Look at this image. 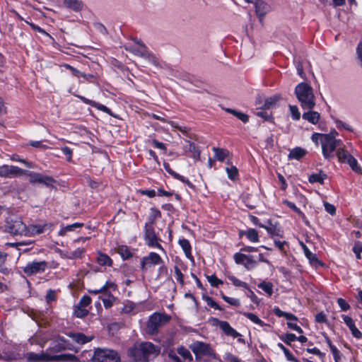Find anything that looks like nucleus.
<instances>
[{
	"mask_svg": "<svg viewBox=\"0 0 362 362\" xmlns=\"http://www.w3.org/2000/svg\"><path fill=\"white\" fill-rule=\"evenodd\" d=\"M160 353V348L151 342L136 343L129 347L127 356L129 362H146Z\"/></svg>",
	"mask_w": 362,
	"mask_h": 362,
	"instance_id": "nucleus-1",
	"label": "nucleus"
},
{
	"mask_svg": "<svg viewBox=\"0 0 362 362\" xmlns=\"http://www.w3.org/2000/svg\"><path fill=\"white\" fill-rule=\"evenodd\" d=\"M295 94L303 110H313L315 99L313 88L305 82L298 83L295 88Z\"/></svg>",
	"mask_w": 362,
	"mask_h": 362,
	"instance_id": "nucleus-2",
	"label": "nucleus"
},
{
	"mask_svg": "<svg viewBox=\"0 0 362 362\" xmlns=\"http://www.w3.org/2000/svg\"><path fill=\"white\" fill-rule=\"evenodd\" d=\"M134 45H128L126 49L133 54L143 58L156 66H159L158 59L148 51V48L143 42L140 40H134Z\"/></svg>",
	"mask_w": 362,
	"mask_h": 362,
	"instance_id": "nucleus-3",
	"label": "nucleus"
},
{
	"mask_svg": "<svg viewBox=\"0 0 362 362\" xmlns=\"http://www.w3.org/2000/svg\"><path fill=\"white\" fill-rule=\"evenodd\" d=\"M144 240L145 244L150 248L158 249L165 253V250L161 245V239L159 235L156 232L154 227L144 226Z\"/></svg>",
	"mask_w": 362,
	"mask_h": 362,
	"instance_id": "nucleus-4",
	"label": "nucleus"
},
{
	"mask_svg": "<svg viewBox=\"0 0 362 362\" xmlns=\"http://www.w3.org/2000/svg\"><path fill=\"white\" fill-rule=\"evenodd\" d=\"M93 362H120L117 351L107 349H97L92 357Z\"/></svg>",
	"mask_w": 362,
	"mask_h": 362,
	"instance_id": "nucleus-5",
	"label": "nucleus"
},
{
	"mask_svg": "<svg viewBox=\"0 0 362 362\" xmlns=\"http://www.w3.org/2000/svg\"><path fill=\"white\" fill-rule=\"evenodd\" d=\"M341 141L336 139L333 135L325 134L322 144V151L324 157L329 159L333 157V153L336 148L340 144Z\"/></svg>",
	"mask_w": 362,
	"mask_h": 362,
	"instance_id": "nucleus-6",
	"label": "nucleus"
},
{
	"mask_svg": "<svg viewBox=\"0 0 362 362\" xmlns=\"http://www.w3.org/2000/svg\"><path fill=\"white\" fill-rule=\"evenodd\" d=\"M233 259L237 264L243 265L247 270H251L257 266V260L254 255L236 252L233 255Z\"/></svg>",
	"mask_w": 362,
	"mask_h": 362,
	"instance_id": "nucleus-7",
	"label": "nucleus"
},
{
	"mask_svg": "<svg viewBox=\"0 0 362 362\" xmlns=\"http://www.w3.org/2000/svg\"><path fill=\"white\" fill-rule=\"evenodd\" d=\"M163 264L161 257L154 252H149L141 259V269L147 271L149 268Z\"/></svg>",
	"mask_w": 362,
	"mask_h": 362,
	"instance_id": "nucleus-8",
	"label": "nucleus"
},
{
	"mask_svg": "<svg viewBox=\"0 0 362 362\" xmlns=\"http://www.w3.org/2000/svg\"><path fill=\"white\" fill-rule=\"evenodd\" d=\"M29 177V181L31 183H40L47 187H51L54 183L53 177L47 175H44L40 173L25 170V173Z\"/></svg>",
	"mask_w": 362,
	"mask_h": 362,
	"instance_id": "nucleus-9",
	"label": "nucleus"
},
{
	"mask_svg": "<svg viewBox=\"0 0 362 362\" xmlns=\"http://www.w3.org/2000/svg\"><path fill=\"white\" fill-rule=\"evenodd\" d=\"M47 268V262L45 261L28 262L23 268L24 273L28 276L43 273Z\"/></svg>",
	"mask_w": 362,
	"mask_h": 362,
	"instance_id": "nucleus-10",
	"label": "nucleus"
},
{
	"mask_svg": "<svg viewBox=\"0 0 362 362\" xmlns=\"http://www.w3.org/2000/svg\"><path fill=\"white\" fill-rule=\"evenodd\" d=\"M25 173V170L15 165H3L0 166V177L13 178Z\"/></svg>",
	"mask_w": 362,
	"mask_h": 362,
	"instance_id": "nucleus-11",
	"label": "nucleus"
},
{
	"mask_svg": "<svg viewBox=\"0 0 362 362\" xmlns=\"http://www.w3.org/2000/svg\"><path fill=\"white\" fill-rule=\"evenodd\" d=\"M168 320V317L165 315L154 313L149 318L148 328L151 332H155L160 326L167 322Z\"/></svg>",
	"mask_w": 362,
	"mask_h": 362,
	"instance_id": "nucleus-12",
	"label": "nucleus"
},
{
	"mask_svg": "<svg viewBox=\"0 0 362 362\" xmlns=\"http://www.w3.org/2000/svg\"><path fill=\"white\" fill-rule=\"evenodd\" d=\"M190 349L196 356H211L212 354L210 346L202 341H194L190 345Z\"/></svg>",
	"mask_w": 362,
	"mask_h": 362,
	"instance_id": "nucleus-13",
	"label": "nucleus"
},
{
	"mask_svg": "<svg viewBox=\"0 0 362 362\" xmlns=\"http://www.w3.org/2000/svg\"><path fill=\"white\" fill-rule=\"evenodd\" d=\"M27 228L28 226L21 220L13 221L8 227L11 234L25 236H27Z\"/></svg>",
	"mask_w": 362,
	"mask_h": 362,
	"instance_id": "nucleus-14",
	"label": "nucleus"
},
{
	"mask_svg": "<svg viewBox=\"0 0 362 362\" xmlns=\"http://www.w3.org/2000/svg\"><path fill=\"white\" fill-rule=\"evenodd\" d=\"M85 251L86 250L84 248L78 247L77 249L72 252L59 249L57 250V252L62 258L69 259H76L82 258L83 254L85 253Z\"/></svg>",
	"mask_w": 362,
	"mask_h": 362,
	"instance_id": "nucleus-15",
	"label": "nucleus"
},
{
	"mask_svg": "<svg viewBox=\"0 0 362 362\" xmlns=\"http://www.w3.org/2000/svg\"><path fill=\"white\" fill-rule=\"evenodd\" d=\"M52 224L45 223L43 225L33 224L27 228V236H34L44 233L47 229L51 230Z\"/></svg>",
	"mask_w": 362,
	"mask_h": 362,
	"instance_id": "nucleus-16",
	"label": "nucleus"
},
{
	"mask_svg": "<svg viewBox=\"0 0 362 362\" xmlns=\"http://www.w3.org/2000/svg\"><path fill=\"white\" fill-rule=\"evenodd\" d=\"M184 153L192 158L195 161L200 158V151L195 144L187 141V144L183 147Z\"/></svg>",
	"mask_w": 362,
	"mask_h": 362,
	"instance_id": "nucleus-17",
	"label": "nucleus"
},
{
	"mask_svg": "<svg viewBox=\"0 0 362 362\" xmlns=\"http://www.w3.org/2000/svg\"><path fill=\"white\" fill-rule=\"evenodd\" d=\"M255 4L256 13L260 20L271 11V6L264 1L257 0Z\"/></svg>",
	"mask_w": 362,
	"mask_h": 362,
	"instance_id": "nucleus-18",
	"label": "nucleus"
},
{
	"mask_svg": "<svg viewBox=\"0 0 362 362\" xmlns=\"http://www.w3.org/2000/svg\"><path fill=\"white\" fill-rule=\"evenodd\" d=\"M341 317L344 322L349 328L352 335L357 339H360L362 337V334L356 327L354 320L351 317L345 315H342Z\"/></svg>",
	"mask_w": 362,
	"mask_h": 362,
	"instance_id": "nucleus-19",
	"label": "nucleus"
},
{
	"mask_svg": "<svg viewBox=\"0 0 362 362\" xmlns=\"http://www.w3.org/2000/svg\"><path fill=\"white\" fill-rule=\"evenodd\" d=\"M217 325L219 327L223 330V332L228 336L233 337V338H236L239 337L240 334L234 329L230 324L226 321H221L217 320Z\"/></svg>",
	"mask_w": 362,
	"mask_h": 362,
	"instance_id": "nucleus-20",
	"label": "nucleus"
},
{
	"mask_svg": "<svg viewBox=\"0 0 362 362\" xmlns=\"http://www.w3.org/2000/svg\"><path fill=\"white\" fill-rule=\"evenodd\" d=\"M26 358L30 362H47L52 360V356L43 353L35 354L30 352L27 354Z\"/></svg>",
	"mask_w": 362,
	"mask_h": 362,
	"instance_id": "nucleus-21",
	"label": "nucleus"
},
{
	"mask_svg": "<svg viewBox=\"0 0 362 362\" xmlns=\"http://www.w3.org/2000/svg\"><path fill=\"white\" fill-rule=\"evenodd\" d=\"M163 168L165 170V171L170 174L172 177H173L175 179H177L182 182V183H185L188 186H192L190 181L185 177L175 172L170 166L169 163H163Z\"/></svg>",
	"mask_w": 362,
	"mask_h": 362,
	"instance_id": "nucleus-22",
	"label": "nucleus"
},
{
	"mask_svg": "<svg viewBox=\"0 0 362 362\" xmlns=\"http://www.w3.org/2000/svg\"><path fill=\"white\" fill-rule=\"evenodd\" d=\"M161 217V212L159 209L152 207L150 209V213L147 218V221L145 223V226H148L149 227H154L155 221L156 219Z\"/></svg>",
	"mask_w": 362,
	"mask_h": 362,
	"instance_id": "nucleus-23",
	"label": "nucleus"
},
{
	"mask_svg": "<svg viewBox=\"0 0 362 362\" xmlns=\"http://www.w3.org/2000/svg\"><path fill=\"white\" fill-rule=\"evenodd\" d=\"M302 117L308 122L316 124L320 118V115L319 112L313 111V110H308L307 112L303 114Z\"/></svg>",
	"mask_w": 362,
	"mask_h": 362,
	"instance_id": "nucleus-24",
	"label": "nucleus"
},
{
	"mask_svg": "<svg viewBox=\"0 0 362 362\" xmlns=\"http://www.w3.org/2000/svg\"><path fill=\"white\" fill-rule=\"evenodd\" d=\"M78 98L84 103L87 104V105H90V106L92 107H95L96 109L100 110V111H103L105 113H110V110L106 107L105 105H103V104H100L94 100H91L90 99H88L83 96H78Z\"/></svg>",
	"mask_w": 362,
	"mask_h": 362,
	"instance_id": "nucleus-25",
	"label": "nucleus"
},
{
	"mask_svg": "<svg viewBox=\"0 0 362 362\" xmlns=\"http://www.w3.org/2000/svg\"><path fill=\"white\" fill-rule=\"evenodd\" d=\"M69 337L72 339L73 341L79 344H86L90 341L93 339V337L86 336L84 334L80 332L70 333Z\"/></svg>",
	"mask_w": 362,
	"mask_h": 362,
	"instance_id": "nucleus-26",
	"label": "nucleus"
},
{
	"mask_svg": "<svg viewBox=\"0 0 362 362\" xmlns=\"http://www.w3.org/2000/svg\"><path fill=\"white\" fill-rule=\"evenodd\" d=\"M178 243L184 251L186 257L191 261H194V257L192 255V247L189 240L185 238H182L179 240Z\"/></svg>",
	"mask_w": 362,
	"mask_h": 362,
	"instance_id": "nucleus-27",
	"label": "nucleus"
},
{
	"mask_svg": "<svg viewBox=\"0 0 362 362\" xmlns=\"http://www.w3.org/2000/svg\"><path fill=\"white\" fill-rule=\"evenodd\" d=\"M240 235H245L251 243H258L259 241L258 232L254 228H249L246 230L241 231Z\"/></svg>",
	"mask_w": 362,
	"mask_h": 362,
	"instance_id": "nucleus-28",
	"label": "nucleus"
},
{
	"mask_svg": "<svg viewBox=\"0 0 362 362\" xmlns=\"http://www.w3.org/2000/svg\"><path fill=\"white\" fill-rule=\"evenodd\" d=\"M264 228L271 236H281V230L280 228L269 221H267V224L264 225Z\"/></svg>",
	"mask_w": 362,
	"mask_h": 362,
	"instance_id": "nucleus-29",
	"label": "nucleus"
},
{
	"mask_svg": "<svg viewBox=\"0 0 362 362\" xmlns=\"http://www.w3.org/2000/svg\"><path fill=\"white\" fill-rule=\"evenodd\" d=\"M303 248V252H304L305 256L308 258V259L309 260L310 263L312 265L317 266V265H320L321 264V262L318 259L317 255L315 253H313L308 248L307 246L304 245Z\"/></svg>",
	"mask_w": 362,
	"mask_h": 362,
	"instance_id": "nucleus-30",
	"label": "nucleus"
},
{
	"mask_svg": "<svg viewBox=\"0 0 362 362\" xmlns=\"http://www.w3.org/2000/svg\"><path fill=\"white\" fill-rule=\"evenodd\" d=\"M327 177V175L325 173L322 171H319L318 173L311 174L308 177V181L312 184L316 182L323 184Z\"/></svg>",
	"mask_w": 362,
	"mask_h": 362,
	"instance_id": "nucleus-31",
	"label": "nucleus"
},
{
	"mask_svg": "<svg viewBox=\"0 0 362 362\" xmlns=\"http://www.w3.org/2000/svg\"><path fill=\"white\" fill-rule=\"evenodd\" d=\"M64 5L73 10L74 11H79L83 7V3L79 0H64Z\"/></svg>",
	"mask_w": 362,
	"mask_h": 362,
	"instance_id": "nucleus-32",
	"label": "nucleus"
},
{
	"mask_svg": "<svg viewBox=\"0 0 362 362\" xmlns=\"http://www.w3.org/2000/svg\"><path fill=\"white\" fill-rule=\"evenodd\" d=\"M306 153V151L300 147H296L291 149L288 156L289 159L300 160Z\"/></svg>",
	"mask_w": 362,
	"mask_h": 362,
	"instance_id": "nucleus-33",
	"label": "nucleus"
},
{
	"mask_svg": "<svg viewBox=\"0 0 362 362\" xmlns=\"http://www.w3.org/2000/svg\"><path fill=\"white\" fill-rule=\"evenodd\" d=\"M212 150L215 159L218 161L223 162L229 156V151L226 149L213 147Z\"/></svg>",
	"mask_w": 362,
	"mask_h": 362,
	"instance_id": "nucleus-34",
	"label": "nucleus"
},
{
	"mask_svg": "<svg viewBox=\"0 0 362 362\" xmlns=\"http://www.w3.org/2000/svg\"><path fill=\"white\" fill-rule=\"evenodd\" d=\"M83 226V223H78V222L74 223L71 225H67L66 226L62 227L61 229L59 230L58 234L60 236H64L66 235V233L68 232L74 231L76 228H81Z\"/></svg>",
	"mask_w": 362,
	"mask_h": 362,
	"instance_id": "nucleus-35",
	"label": "nucleus"
},
{
	"mask_svg": "<svg viewBox=\"0 0 362 362\" xmlns=\"http://www.w3.org/2000/svg\"><path fill=\"white\" fill-rule=\"evenodd\" d=\"M279 100H280V96L277 95L267 98L265 100V102L264 104V107L265 109H268V110L272 109L276 106L277 103L279 101Z\"/></svg>",
	"mask_w": 362,
	"mask_h": 362,
	"instance_id": "nucleus-36",
	"label": "nucleus"
},
{
	"mask_svg": "<svg viewBox=\"0 0 362 362\" xmlns=\"http://www.w3.org/2000/svg\"><path fill=\"white\" fill-rule=\"evenodd\" d=\"M244 316H245L247 319H249L251 322L253 323L258 325L260 327L266 326L267 324L264 322L261 319L259 318V317L252 313H248L245 312L243 313Z\"/></svg>",
	"mask_w": 362,
	"mask_h": 362,
	"instance_id": "nucleus-37",
	"label": "nucleus"
},
{
	"mask_svg": "<svg viewBox=\"0 0 362 362\" xmlns=\"http://www.w3.org/2000/svg\"><path fill=\"white\" fill-rule=\"evenodd\" d=\"M98 263L101 266H111L112 260L105 254L99 252L97 258Z\"/></svg>",
	"mask_w": 362,
	"mask_h": 362,
	"instance_id": "nucleus-38",
	"label": "nucleus"
},
{
	"mask_svg": "<svg viewBox=\"0 0 362 362\" xmlns=\"http://www.w3.org/2000/svg\"><path fill=\"white\" fill-rule=\"evenodd\" d=\"M99 299H101L103 300V303L105 308H111L116 300L115 297L111 293L105 294L104 297L100 296Z\"/></svg>",
	"mask_w": 362,
	"mask_h": 362,
	"instance_id": "nucleus-39",
	"label": "nucleus"
},
{
	"mask_svg": "<svg viewBox=\"0 0 362 362\" xmlns=\"http://www.w3.org/2000/svg\"><path fill=\"white\" fill-rule=\"evenodd\" d=\"M226 112L233 115L244 123H247L249 120V117L246 114L241 112H238L230 108L226 109Z\"/></svg>",
	"mask_w": 362,
	"mask_h": 362,
	"instance_id": "nucleus-40",
	"label": "nucleus"
},
{
	"mask_svg": "<svg viewBox=\"0 0 362 362\" xmlns=\"http://www.w3.org/2000/svg\"><path fill=\"white\" fill-rule=\"evenodd\" d=\"M104 294L111 293L117 289V285L112 281H107L101 287Z\"/></svg>",
	"mask_w": 362,
	"mask_h": 362,
	"instance_id": "nucleus-41",
	"label": "nucleus"
},
{
	"mask_svg": "<svg viewBox=\"0 0 362 362\" xmlns=\"http://www.w3.org/2000/svg\"><path fill=\"white\" fill-rule=\"evenodd\" d=\"M228 279L231 281V283L237 287H242L245 289L249 288V286L247 283L242 281L241 280L238 279L233 275H228Z\"/></svg>",
	"mask_w": 362,
	"mask_h": 362,
	"instance_id": "nucleus-42",
	"label": "nucleus"
},
{
	"mask_svg": "<svg viewBox=\"0 0 362 362\" xmlns=\"http://www.w3.org/2000/svg\"><path fill=\"white\" fill-rule=\"evenodd\" d=\"M279 339L287 345L291 346L293 341H296L297 337L293 333H286L285 334L280 335Z\"/></svg>",
	"mask_w": 362,
	"mask_h": 362,
	"instance_id": "nucleus-43",
	"label": "nucleus"
},
{
	"mask_svg": "<svg viewBox=\"0 0 362 362\" xmlns=\"http://www.w3.org/2000/svg\"><path fill=\"white\" fill-rule=\"evenodd\" d=\"M277 346L283 351L286 359L291 362H298V360L293 356L290 351L286 349L281 343H279Z\"/></svg>",
	"mask_w": 362,
	"mask_h": 362,
	"instance_id": "nucleus-44",
	"label": "nucleus"
},
{
	"mask_svg": "<svg viewBox=\"0 0 362 362\" xmlns=\"http://www.w3.org/2000/svg\"><path fill=\"white\" fill-rule=\"evenodd\" d=\"M258 287L262 289L269 296L273 293V285L270 282L263 281L258 284Z\"/></svg>",
	"mask_w": 362,
	"mask_h": 362,
	"instance_id": "nucleus-45",
	"label": "nucleus"
},
{
	"mask_svg": "<svg viewBox=\"0 0 362 362\" xmlns=\"http://www.w3.org/2000/svg\"><path fill=\"white\" fill-rule=\"evenodd\" d=\"M337 156L340 162L346 163L351 154L343 148H339L337 151Z\"/></svg>",
	"mask_w": 362,
	"mask_h": 362,
	"instance_id": "nucleus-46",
	"label": "nucleus"
},
{
	"mask_svg": "<svg viewBox=\"0 0 362 362\" xmlns=\"http://www.w3.org/2000/svg\"><path fill=\"white\" fill-rule=\"evenodd\" d=\"M206 277L210 285L213 287L217 288L223 283L222 280L218 279L214 274L206 275Z\"/></svg>",
	"mask_w": 362,
	"mask_h": 362,
	"instance_id": "nucleus-47",
	"label": "nucleus"
},
{
	"mask_svg": "<svg viewBox=\"0 0 362 362\" xmlns=\"http://www.w3.org/2000/svg\"><path fill=\"white\" fill-rule=\"evenodd\" d=\"M118 252L124 259L132 257V254L127 246L122 245L118 248Z\"/></svg>",
	"mask_w": 362,
	"mask_h": 362,
	"instance_id": "nucleus-48",
	"label": "nucleus"
},
{
	"mask_svg": "<svg viewBox=\"0 0 362 362\" xmlns=\"http://www.w3.org/2000/svg\"><path fill=\"white\" fill-rule=\"evenodd\" d=\"M228 177L230 180H234L238 175V170L235 166L231 165L226 168Z\"/></svg>",
	"mask_w": 362,
	"mask_h": 362,
	"instance_id": "nucleus-49",
	"label": "nucleus"
},
{
	"mask_svg": "<svg viewBox=\"0 0 362 362\" xmlns=\"http://www.w3.org/2000/svg\"><path fill=\"white\" fill-rule=\"evenodd\" d=\"M88 314V309L86 308L81 307L79 305H77L74 308V315L77 317H83Z\"/></svg>",
	"mask_w": 362,
	"mask_h": 362,
	"instance_id": "nucleus-50",
	"label": "nucleus"
},
{
	"mask_svg": "<svg viewBox=\"0 0 362 362\" xmlns=\"http://www.w3.org/2000/svg\"><path fill=\"white\" fill-rule=\"evenodd\" d=\"M291 117L293 120H299L300 118V112L296 105H289L288 106Z\"/></svg>",
	"mask_w": 362,
	"mask_h": 362,
	"instance_id": "nucleus-51",
	"label": "nucleus"
},
{
	"mask_svg": "<svg viewBox=\"0 0 362 362\" xmlns=\"http://www.w3.org/2000/svg\"><path fill=\"white\" fill-rule=\"evenodd\" d=\"M203 299L209 307L213 308L215 310H222V308L213 300L211 297L204 296Z\"/></svg>",
	"mask_w": 362,
	"mask_h": 362,
	"instance_id": "nucleus-52",
	"label": "nucleus"
},
{
	"mask_svg": "<svg viewBox=\"0 0 362 362\" xmlns=\"http://www.w3.org/2000/svg\"><path fill=\"white\" fill-rule=\"evenodd\" d=\"M221 298L224 301L228 303V304L234 306H239L240 305V300L235 298L228 297L226 295H224L223 293H221Z\"/></svg>",
	"mask_w": 362,
	"mask_h": 362,
	"instance_id": "nucleus-53",
	"label": "nucleus"
},
{
	"mask_svg": "<svg viewBox=\"0 0 362 362\" xmlns=\"http://www.w3.org/2000/svg\"><path fill=\"white\" fill-rule=\"evenodd\" d=\"M174 272H175V275L176 280L181 285H183L184 284V276H183V274L182 273L181 270L180 269V268L177 265H175L174 267Z\"/></svg>",
	"mask_w": 362,
	"mask_h": 362,
	"instance_id": "nucleus-54",
	"label": "nucleus"
},
{
	"mask_svg": "<svg viewBox=\"0 0 362 362\" xmlns=\"http://www.w3.org/2000/svg\"><path fill=\"white\" fill-rule=\"evenodd\" d=\"M324 136H325V134H324L314 133L311 136V139L316 145H318L319 143L322 144L324 140Z\"/></svg>",
	"mask_w": 362,
	"mask_h": 362,
	"instance_id": "nucleus-55",
	"label": "nucleus"
},
{
	"mask_svg": "<svg viewBox=\"0 0 362 362\" xmlns=\"http://www.w3.org/2000/svg\"><path fill=\"white\" fill-rule=\"evenodd\" d=\"M353 251L356 254V257L358 259L361 258V252H362V243L356 242L353 247Z\"/></svg>",
	"mask_w": 362,
	"mask_h": 362,
	"instance_id": "nucleus-56",
	"label": "nucleus"
},
{
	"mask_svg": "<svg viewBox=\"0 0 362 362\" xmlns=\"http://www.w3.org/2000/svg\"><path fill=\"white\" fill-rule=\"evenodd\" d=\"M90 303H91V298L88 296H83L80 299L78 305H79L81 307H83V308L84 307L86 308H88V307L90 305Z\"/></svg>",
	"mask_w": 362,
	"mask_h": 362,
	"instance_id": "nucleus-57",
	"label": "nucleus"
},
{
	"mask_svg": "<svg viewBox=\"0 0 362 362\" xmlns=\"http://www.w3.org/2000/svg\"><path fill=\"white\" fill-rule=\"evenodd\" d=\"M6 255L0 254V272L3 274L8 273V269L4 267Z\"/></svg>",
	"mask_w": 362,
	"mask_h": 362,
	"instance_id": "nucleus-58",
	"label": "nucleus"
},
{
	"mask_svg": "<svg viewBox=\"0 0 362 362\" xmlns=\"http://www.w3.org/2000/svg\"><path fill=\"white\" fill-rule=\"evenodd\" d=\"M346 163H348L354 171H358L359 169L356 159L351 155Z\"/></svg>",
	"mask_w": 362,
	"mask_h": 362,
	"instance_id": "nucleus-59",
	"label": "nucleus"
},
{
	"mask_svg": "<svg viewBox=\"0 0 362 362\" xmlns=\"http://www.w3.org/2000/svg\"><path fill=\"white\" fill-rule=\"evenodd\" d=\"M177 353L183 357L184 359H187L191 357L190 352L188 349L185 348L184 346H180L177 348Z\"/></svg>",
	"mask_w": 362,
	"mask_h": 362,
	"instance_id": "nucleus-60",
	"label": "nucleus"
},
{
	"mask_svg": "<svg viewBox=\"0 0 362 362\" xmlns=\"http://www.w3.org/2000/svg\"><path fill=\"white\" fill-rule=\"evenodd\" d=\"M356 59H357L358 64L362 68V42H360L357 46Z\"/></svg>",
	"mask_w": 362,
	"mask_h": 362,
	"instance_id": "nucleus-61",
	"label": "nucleus"
},
{
	"mask_svg": "<svg viewBox=\"0 0 362 362\" xmlns=\"http://www.w3.org/2000/svg\"><path fill=\"white\" fill-rule=\"evenodd\" d=\"M337 303L343 311H346L350 308L349 304L343 298H338Z\"/></svg>",
	"mask_w": 362,
	"mask_h": 362,
	"instance_id": "nucleus-62",
	"label": "nucleus"
},
{
	"mask_svg": "<svg viewBox=\"0 0 362 362\" xmlns=\"http://www.w3.org/2000/svg\"><path fill=\"white\" fill-rule=\"evenodd\" d=\"M325 211L331 215H334L336 213L335 206L333 204H331L327 202H325L324 204Z\"/></svg>",
	"mask_w": 362,
	"mask_h": 362,
	"instance_id": "nucleus-63",
	"label": "nucleus"
},
{
	"mask_svg": "<svg viewBox=\"0 0 362 362\" xmlns=\"http://www.w3.org/2000/svg\"><path fill=\"white\" fill-rule=\"evenodd\" d=\"M224 359L228 362H240V359L237 356L230 353L225 355Z\"/></svg>",
	"mask_w": 362,
	"mask_h": 362,
	"instance_id": "nucleus-64",
	"label": "nucleus"
}]
</instances>
